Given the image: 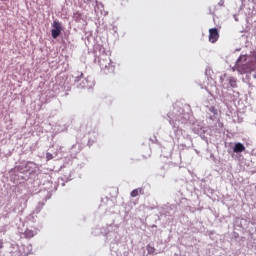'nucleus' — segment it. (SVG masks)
Returning a JSON list of instances; mask_svg holds the SVG:
<instances>
[{
    "mask_svg": "<svg viewBox=\"0 0 256 256\" xmlns=\"http://www.w3.org/2000/svg\"><path fill=\"white\" fill-rule=\"evenodd\" d=\"M219 40V30L217 28L209 29V41L210 43H217Z\"/></svg>",
    "mask_w": 256,
    "mask_h": 256,
    "instance_id": "f257e3e1",
    "label": "nucleus"
},
{
    "mask_svg": "<svg viewBox=\"0 0 256 256\" xmlns=\"http://www.w3.org/2000/svg\"><path fill=\"white\" fill-rule=\"evenodd\" d=\"M101 69H107V67H109V65H111V60H109V58L107 56H105V58L100 57L99 61H98Z\"/></svg>",
    "mask_w": 256,
    "mask_h": 256,
    "instance_id": "f03ea898",
    "label": "nucleus"
},
{
    "mask_svg": "<svg viewBox=\"0 0 256 256\" xmlns=\"http://www.w3.org/2000/svg\"><path fill=\"white\" fill-rule=\"evenodd\" d=\"M243 151H245V145L241 142L236 143L233 148V153H243Z\"/></svg>",
    "mask_w": 256,
    "mask_h": 256,
    "instance_id": "7ed1b4c3",
    "label": "nucleus"
},
{
    "mask_svg": "<svg viewBox=\"0 0 256 256\" xmlns=\"http://www.w3.org/2000/svg\"><path fill=\"white\" fill-rule=\"evenodd\" d=\"M35 235H37V231L35 230L26 229L24 232V237L26 239H32V237H35Z\"/></svg>",
    "mask_w": 256,
    "mask_h": 256,
    "instance_id": "20e7f679",
    "label": "nucleus"
},
{
    "mask_svg": "<svg viewBox=\"0 0 256 256\" xmlns=\"http://www.w3.org/2000/svg\"><path fill=\"white\" fill-rule=\"evenodd\" d=\"M145 192L143 191V188H136L131 193V197H138L139 195H143Z\"/></svg>",
    "mask_w": 256,
    "mask_h": 256,
    "instance_id": "39448f33",
    "label": "nucleus"
},
{
    "mask_svg": "<svg viewBox=\"0 0 256 256\" xmlns=\"http://www.w3.org/2000/svg\"><path fill=\"white\" fill-rule=\"evenodd\" d=\"M52 27L54 31H63V28L61 27V22L57 21V20H54L53 23H52Z\"/></svg>",
    "mask_w": 256,
    "mask_h": 256,
    "instance_id": "423d86ee",
    "label": "nucleus"
},
{
    "mask_svg": "<svg viewBox=\"0 0 256 256\" xmlns=\"http://www.w3.org/2000/svg\"><path fill=\"white\" fill-rule=\"evenodd\" d=\"M51 35L53 39H57V37H59V35H61V31L59 30H53L51 31Z\"/></svg>",
    "mask_w": 256,
    "mask_h": 256,
    "instance_id": "0eeeda50",
    "label": "nucleus"
},
{
    "mask_svg": "<svg viewBox=\"0 0 256 256\" xmlns=\"http://www.w3.org/2000/svg\"><path fill=\"white\" fill-rule=\"evenodd\" d=\"M147 252L149 253V255H153V253H155V247L151 246V245H147Z\"/></svg>",
    "mask_w": 256,
    "mask_h": 256,
    "instance_id": "6e6552de",
    "label": "nucleus"
},
{
    "mask_svg": "<svg viewBox=\"0 0 256 256\" xmlns=\"http://www.w3.org/2000/svg\"><path fill=\"white\" fill-rule=\"evenodd\" d=\"M46 159H47V161H51V159H53V154L47 153L46 154Z\"/></svg>",
    "mask_w": 256,
    "mask_h": 256,
    "instance_id": "1a4fd4ad",
    "label": "nucleus"
},
{
    "mask_svg": "<svg viewBox=\"0 0 256 256\" xmlns=\"http://www.w3.org/2000/svg\"><path fill=\"white\" fill-rule=\"evenodd\" d=\"M230 83H231V86H232V87H235V85H236V82H235V81H230Z\"/></svg>",
    "mask_w": 256,
    "mask_h": 256,
    "instance_id": "9d476101",
    "label": "nucleus"
},
{
    "mask_svg": "<svg viewBox=\"0 0 256 256\" xmlns=\"http://www.w3.org/2000/svg\"><path fill=\"white\" fill-rule=\"evenodd\" d=\"M0 1H9V0H0Z\"/></svg>",
    "mask_w": 256,
    "mask_h": 256,
    "instance_id": "9b49d317",
    "label": "nucleus"
}]
</instances>
